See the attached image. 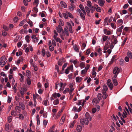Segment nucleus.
<instances>
[{"label":"nucleus","instance_id":"47","mask_svg":"<svg viewBox=\"0 0 132 132\" xmlns=\"http://www.w3.org/2000/svg\"><path fill=\"white\" fill-rule=\"evenodd\" d=\"M39 1L38 0H35L34 2L33 3L34 5H35L36 4V6H37L38 4Z\"/></svg>","mask_w":132,"mask_h":132},{"label":"nucleus","instance_id":"56","mask_svg":"<svg viewBox=\"0 0 132 132\" xmlns=\"http://www.w3.org/2000/svg\"><path fill=\"white\" fill-rule=\"evenodd\" d=\"M54 32L55 35L53 36V38H54V36L56 37H57V36H58V34L56 32V31L55 30H54Z\"/></svg>","mask_w":132,"mask_h":132},{"label":"nucleus","instance_id":"32","mask_svg":"<svg viewBox=\"0 0 132 132\" xmlns=\"http://www.w3.org/2000/svg\"><path fill=\"white\" fill-rule=\"evenodd\" d=\"M127 56L130 59L132 58V54L130 51H129L127 52Z\"/></svg>","mask_w":132,"mask_h":132},{"label":"nucleus","instance_id":"38","mask_svg":"<svg viewBox=\"0 0 132 132\" xmlns=\"http://www.w3.org/2000/svg\"><path fill=\"white\" fill-rule=\"evenodd\" d=\"M27 84L28 85H30L31 84L30 79L29 77H28L27 79Z\"/></svg>","mask_w":132,"mask_h":132},{"label":"nucleus","instance_id":"35","mask_svg":"<svg viewBox=\"0 0 132 132\" xmlns=\"http://www.w3.org/2000/svg\"><path fill=\"white\" fill-rule=\"evenodd\" d=\"M74 50L76 52H78L79 51V49L77 48V45H74L73 46Z\"/></svg>","mask_w":132,"mask_h":132},{"label":"nucleus","instance_id":"41","mask_svg":"<svg viewBox=\"0 0 132 132\" xmlns=\"http://www.w3.org/2000/svg\"><path fill=\"white\" fill-rule=\"evenodd\" d=\"M87 5L89 7L92 6V3L91 2L89 1H88L87 2Z\"/></svg>","mask_w":132,"mask_h":132},{"label":"nucleus","instance_id":"1","mask_svg":"<svg viewBox=\"0 0 132 132\" xmlns=\"http://www.w3.org/2000/svg\"><path fill=\"white\" fill-rule=\"evenodd\" d=\"M108 90L107 86L106 85H104L103 86V88L102 90V93L104 96L103 98L105 99L108 96V95L106 94V92Z\"/></svg>","mask_w":132,"mask_h":132},{"label":"nucleus","instance_id":"17","mask_svg":"<svg viewBox=\"0 0 132 132\" xmlns=\"http://www.w3.org/2000/svg\"><path fill=\"white\" fill-rule=\"evenodd\" d=\"M61 96V94L60 93H54L52 95V96L55 98H56L57 97H60Z\"/></svg>","mask_w":132,"mask_h":132},{"label":"nucleus","instance_id":"31","mask_svg":"<svg viewBox=\"0 0 132 132\" xmlns=\"http://www.w3.org/2000/svg\"><path fill=\"white\" fill-rule=\"evenodd\" d=\"M30 38V36L28 35H27L25 38V39L27 42H28V43H29V38Z\"/></svg>","mask_w":132,"mask_h":132},{"label":"nucleus","instance_id":"50","mask_svg":"<svg viewBox=\"0 0 132 132\" xmlns=\"http://www.w3.org/2000/svg\"><path fill=\"white\" fill-rule=\"evenodd\" d=\"M97 52L98 53V54H99L100 55L102 54L101 49L100 48H99Z\"/></svg>","mask_w":132,"mask_h":132},{"label":"nucleus","instance_id":"22","mask_svg":"<svg viewBox=\"0 0 132 132\" xmlns=\"http://www.w3.org/2000/svg\"><path fill=\"white\" fill-rule=\"evenodd\" d=\"M19 104L21 108L23 110L24 109L25 106L23 103L22 102H20L19 103Z\"/></svg>","mask_w":132,"mask_h":132},{"label":"nucleus","instance_id":"46","mask_svg":"<svg viewBox=\"0 0 132 132\" xmlns=\"http://www.w3.org/2000/svg\"><path fill=\"white\" fill-rule=\"evenodd\" d=\"M89 9L91 11V12L93 13L94 11H95L94 8V6H92L90 7Z\"/></svg>","mask_w":132,"mask_h":132},{"label":"nucleus","instance_id":"20","mask_svg":"<svg viewBox=\"0 0 132 132\" xmlns=\"http://www.w3.org/2000/svg\"><path fill=\"white\" fill-rule=\"evenodd\" d=\"M26 91V89L25 88H23L20 90V92L22 97H23V95Z\"/></svg>","mask_w":132,"mask_h":132},{"label":"nucleus","instance_id":"13","mask_svg":"<svg viewBox=\"0 0 132 132\" xmlns=\"http://www.w3.org/2000/svg\"><path fill=\"white\" fill-rule=\"evenodd\" d=\"M56 30L57 32L59 33H60L61 31H63L62 27L60 25H58L56 27Z\"/></svg>","mask_w":132,"mask_h":132},{"label":"nucleus","instance_id":"21","mask_svg":"<svg viewBox=\"0 0 132 132\" xmlns=\"http://www.w3.org/2000/svg\"><path fill=\"white\" fill-rule=\"evenodd\" d=\"M63 85V83L62 82H61L59 84V86L60 87V91H62L64 89Z\"/></svg>","mask_w":132,"mask_h":132},{"label":"nucleus","instance_id":"61","mask_svg":"<svg viewBox=\"0 0 132 132\" xmlns=\"http://www.w3.org/2000/svg\"><path fill=\"white\" fill-rule=\"evenodd\" d=\"M87 71L85 69H84L81 70V73L82 74H84L86 73Z\"/></svg>","mask_w":132,"mask_h":132},{"label":"nucleus","instance_id":"2","mask_svg":"<svg viewBox=\"0 0 132 132\" xmlns=\"http://www.w3.org/2000/svg\"><path fill=\"white\" fill-rule=\"evenodd\" d=\"M7 60L5 59V56H2L0 58V65L2 67H3L6 63Z\"/></svg>","mask_w":132,"mask_h":132},{"label":"nucleus","instance_id":"4","mask_svg":"<svg viewBox=\"0 0 132 132\" xmlns=\"http://www.w3.org/2000/svg\"><path fill=\"white\" fill-rule=\"evenodd\" d=\"M119 72V69L117 67H115L113 69V73L115 74L114 77H117V75Z\"/></svg>","mask_w":132,"mask_h":132},{"label":"nucleus","instance_id":"16","mask_svg":"<svg viewBox=\"0 0 132 132\" xmlns=\"http://www.w3.org/2000/svg\"><path fill=\"white\" fill-rule=\"evenodd\" d=\"M43 104L45 106H47L49 105L50 103L48 100L47 99L44 100L43 102Z\"/></svg>","mask_w":132,"mask_h":132},{"label":"nucleus","instance_id":"45","mask_svg":"<svg viewBox=\"0 0 132 132\" xmlns=\"http://www.w3.org/2000/svg\"><path fill=\"white\" fill-rule=\"evenodd\" d=\"M26 75L28 77H30L31 76L30 72L29 70H27V71Z\"/></svg>","mask_w":132,"mask_h":132},{"label":"nucleus","instance_id":"9","mask_svg":"<svg viewBox=\"0 0 132 132\" xmlns=\"http://www.w3.org/2000/svg\"><path fill=\"white\" fill-rule=\"evenodd\" d=\"M104 34L107 35H109L112 34V33L110 30H107L106 29H104L103 30Z\"/></svg>","mask_w":132,"mask_h":132},{"label":"nucleus","instance_id":"12","mask_svg":"<svg viewBox=\"0 0 132 132\" xmlns=\"http://www.w3.org/2000/svg\"><path fill=\"white\" fill-rule=\"evenodd\" d=\"M116 77H115L114 76L113 77L112 79V80L113 81V82L114 84V85L115 86H116L118 84V82L117 81L116 79Z\"/></svg>","mask_w":132,"mask_h":132},{"label":"nucleus","instance_id":"19","mask_svg":"<svg viewBox=\"0 0 132 132\" xmlns=\"http://www.w3.org/2000/svg\"><path fill=\"white\" fill-rule=\"evenodd\" d=\"M82 130L81 126L79 125H78L77 126L76 130L78 132H81Z\"/></svg>","mask_w":132,"mask_h":132},{"label":"nucleus","instance_id":"24","mask_svg":"<svg viewBox=\"0 0 132 132\" xmlns=\"http://www.w3.org/2000/svg\"><path fill=\"white\" fill-rule=\"evenodd\" d=\"M79 66L81 69L84 68L85 66V63L83 62L80 63Z\"/></svg>","mask_w":132,"mask_h":132},{"label":"nucleus","instance_id":"43","mask_svg":"<svg viewBox=\"0 0 132 132\" xmlns=\"http://www.w3.org/2000/svg\"><path fill=\"white\" fill-rule=\"evenodd\" d=\"M73 84L72 83H71L69 84V87L70 88V89H73V90H74L75 88L73 87Z\"/></svg>","mask_w":132,"mask_h":132},{"label":"nucleus","instance_id":"40","mask_svg":"<svg viewBox=\"0 0 132 132\" xmlns=\"http://www.w3.org/2000/svg\"><path fill=\"white\" fill-rule=\"evenodd\" d=\"M11 114L12 116L15 117L16 115L17 114L15 111L13 110L11 112Z\"/></svg>","mask_w":132,"mask_h":132},{"label":"nucleus","instance_id":"26","mask_svg":"<svg viewBox=\"0 0 132 132\" xmlns=\"http://www.w3.org/2000/svg\"><path fill=\"white\" fill-rule=\"evenodd\" d=\"M59 100L57 99H55L54 100L53 102V104L54 105H56L59 103Z\"/></svg>","mask_w":132,"mask_h":132},{"label":"nucleus","instance_id":"39","mask_svg":"<svg viewBox=\"0 0 132 132\" xmlns=\"http://www.w3.org/2000/svg\"><path fill=\"white\" fill-rule=\"evenodd\" d=\"M59 25L61 26H63L64 25V22L62 20H59Z\"/></svg>","mask_w":132,"mask_h":132},{"label":"nucleus","instance_id":"42","mask_svg":"<svg viewBox=\"0 0 132 132\" xmlns=\"http://www.w3.org/2000/svg\"><path fill=\"white\" fill-rule=\"evenodd\" d=\"M69 89L68 88H65V89L63 92V93L64 94H66L67 92H69Z\"/></svg>","mask_w":132,"mask_h":132},{"label":"nucleus","instance_id":"25","mask_svg":"<svg viewBox=\"0 0 132 132\" xmlns=\"http://www.w3.org/2000/svg\"><path fill=\"white\" fill-rule=\"evenodd\" d=\"M68 14V16L71 18H73V17L72 14L68 11H66L65 12Z\"/></svg>","mask_w":132,"mask_h":132},{"label":"nucleus","instance_id":"28","mask_svg":"<svg viewBox=\"0 0 132 132\" xmlns=\"http://www.w3.org/2000/svg\"><path fill=\"white\" fill-rule=\"evenodd\" d=\"M85 9L87 13L89 14L90 12V10L89 7L87 6H85Z\"/></svg>","mask_w":132,"mask_h":132},{"label":"nucleus","instance_id":"15","mask_svg":"<svg viewBox=\"0 0 132 132\" xmlns=\"http://www.w3.org/2000/svg\"><path fill=\"white\" fill-rule=\"evenodd\" d=\"M64 62V59L62 57L59 60L58 62V64L59 65H61Z\"/></svg>","mask_w":132,"mask_h":132},{"label":"nucleus","instance_id":"52","mask_svg":"<svg viewBox=\"0 0 132 132\" xmlns=\"http://www.w3.org/2000/svg\"><path fill=\"white\" fill-rule=\"evenodd\" d=\"M12 99V97L9 96L8 97L7 99V102H8V103H10L11 102Z\"/></svg>","mask_w":132,"mask_h":132},{"label":"nucleus","instance_id":"57","mask_svg":"<svg viewBox=\"0 0 132 132\" xmlns=\"http://www.w3.org/2000/svg\"><path fill=\"white\" fill-rule=\"evenodd\" d=\"M128 6L129 5L128 4H126L123 6V8L124 9H127L128 7Z\"/></svg>","mask_w":132,"mask_h":132},{"label":"nucleus","instance_id":"33","mask_svg":"<svg viewBox=\"0 0 132 132\" xmlns=\"http://www.w3.org/2000/svg\"><path fill=\"white\" fill-rule=\"evenodd\" d=\"M67 68L69 70H71L72 72L73 71V67L72 65H71L69 67H67Z\"/></svg>","mask_w":132,"mask_h":132},{"label":"nucleus","instance_id":"6","mask_svg":"<svg viewBox=\"0 0 132 132\" xmlns=\"http://www.w3.org/2000/svg\"><path fill=\"white\" fill-rule=\"evenodd\" d=\"M107 84L111 90H112L113 87V85L112 83L111 82L110 79H109L107 81Z\"/></svg>","mask_w":132,"mask_h":132},{"label":"nucleus","instance_id":"48","mask_svg":"<svg viewBox=\"0 0 132 132\" xmlns=\"http://www.w3.org/2000/svg\"><path fill=\"white\" fill-rule=\"evenodd\" d=\"M12 117L11 116H10L8 118V121L9 123L11 122L12 121Z\"/></svg>","mask_w":132,"mask_h":132},{"label":"nucleus","instance_id":"30","mask_svg":"<svg viewBox=\"0 0 132 132\" xmlns=\"http://www.w3.org/2000/svg\"><path fill=\"white\" fill-rule=\"evenodd\" d=\"M74 7H75L74 6L73 4H71V6L69 7V9L71 11H72L73 10Z\"/></svg>","mask_w":132,"mask_h":132},{"label":"nucleus","instance_id":"3","mask_svg":"<svg viewBox=\"0 0 132 132\" xmlns=\"http://www.w3.org/2000/svg\"><path fill=\"white\" fill-rule=\"evenodd\" d=\"M80 122L81 124L84 125H87L89 123L88 120H87L85 118L81 119L80 120Z\"/></svg>","mask_w":132,"mask_h":132},{"label":"nucleus","instance_id":"7","mask_svg":"<svg viewBox=\"0 0 132 132\" xmlns=\"http://www.w3.org/2000/svg\"><path fill=\"white\" fill-rule=\"evenodd\" d=\"M110 37L108 36L104 35L102 36V38L101 39L102 42H104L106 40H109L110 39Z\"/></svg>","mask_w":132,"mask_h":132},{"label":"nucleus","instance_id":"18","mask_svg":"<svg viewBox=\"0 0 132 132\" xmlns=\"http://www.w3.org/2000/svg\"><path fill=\"white\" fill-rule=\"evenodd\" d=\"M123 27L124 26L123 25L119 28H118L117 30V32L121 34L122 31V29L123 28Z\"/></svg>","mask_w":132,"mask_h":132},{"label":"nucleus","instance_id":"49","mask_svg":"<svg viewBox=\"0 0 132 132\" xmlns=\"http://www.w3.org/2000/svg\"><path fill=\"white\" fill-rule=\"evenodd\" d=\"M19 118L20 119L23 120L24 118V117L23 115L21 114H19Z\"/></svg>","mask_w":132,"mask_h":132},{"label":"nucleus","instance_id":"58","mask_svg":"<svg viewBox=\"0 0 132 132\" xmlns=\"http://www.w3.org/2000/svg\"><path fill=\"white\" fill-rule=\"evenodd\" d=\"M96 11L99 12H100L101 11V9L100 7H99L98 8L96 9Z\"/></svg>","mask_w":132,"mask_h":132},{"label":"nucleus","instance_id":"29","mask_svg":"<svg viewBox=\"0 0 132 132\" xmlns=\"http://www.w3.org/2000/svg\"><path fill=\"white\" fill-rule=\"evenodd\" d=\"M42 54L43 56L44 57L45 56L46 52L44 48H43L42 50Z\"/></svg>","mask_w":132,"mask_h":132},{"label":"nucleus","instance_id":"23","mask_svg":"<svg viewBox=\"0 0 132 132\" xmlns=\"http://www.w3.org/2000/svg\"><path fill=\"white\" fill-rule=\"evenodd\" d=\"M60 4L61 6L63 7L64 8H66L67 7V5L66 3L63 2H60Z\"/></svg>","mask_w":132,"mask_h":132},{"label":"nucleus","instance_id":"60","mask_svg":"<svg viewBox=\"0 0 132 132\" xmlns=\"http://www.w3.org/2000/svg\"><path fill=\"white\" fill-rule=\"evenodd\" d=\"M125 61L127 62H128L129 61V57L128 56H126L125 58Z\"/></svg>","mask_w":132,"mask_h":132},{"label":"nucleus","instance_id":"34","mask_svg":"<svg viewBox=\"0 0 132 132\" xmlns=\"http://www.w3.org/2000/svg\"><path fill=\"white\" fill-rule=\"evenodd\" d=\"M97 97L99 100L101 99L102 97V95L101 93H98L97 95Z\"/></svg>","mask_w":132,"mask_h":132},{"label":"nucleus","instance_id":"14","mask_svg":"<svg viewBox=\"0 0 132 132\" xmlns=\"http://www.w3.org/2000/svg\"><path fill=\"white\" fill-rule=\"evenodd\" d=\"M100 100H98L96 98H94L92 101V103L93 105H96L97 104L99 103Z\"/></svg>","mask_w":132,"mask_h":132},{"label":"nucleus","instance_id":"10","mask_svg":"<svg viewBox=\"0 0 132 132\" xmlns=\"http://www.w3.org/2000/svg\"><path fill=\"white\" fill-rule=\"evenodd\" d=\"M97 1L100 6L102 7L104 6V4L105 2L104 0H97Z\"/></svg>","mask_w":132,"mask_h":132},{"label":"nucleus","instance_id":"36","mask_svg":"<svg viewBox=\"0 0 132 132\" xmlns=\"http://www.w3.org/2000/svg\"><path fill=\"white\" fill-rule=\"evenodd\" d=\"M26 21V20H24L23 21H21L20 24H19V26H22L24 24V23L25 21Z\"/></svg>","mask_w":132,"mask_h":132},{"label":"nucleus","instance_id":"62","mask_svg":"<svg viewBox=\"0 0 132 132\" xmlns=\"http://www.w3.org/2000/svg\"><path fill=\"white\" fill-rule=\"evenodd\" d=\"M113 40H114V41H113V44H115L117 43L118 41H117V40L116 38H114L113 39Z\"/></svg>","mask_w":132,"mask_h":132},{"label":"nucleus","instance_id":"59","mask_svg":"<svg viewBox=\"0 0 132 132\" xmlns=\"http://www.w3.org/2000/svg\"><path fill=\"white\" fill-rule=\"evenodd\" d=\"M38 37H36L33 39L35 43L37 42L38 41Z\"/></svg>","mask_w":132,"mask_h":132},{"label":"nucleus","instance_id":"37","mask_svg":"<svg viewBox=\"0 0 132 132\" xmlns=\"http://www.w3.org/2000/svg\"><path fill=\"white\" fill-rule=\"evenodd\" d=\"M62 14L64 18L65 19H67L68 18V14L66 13H62Z\"/></svg>","mask_w":132,"mask_h":132},{"label":"nucleus","instance_id":"8","mask_svg":"<svg viewBox=\"0 0 132 132\" xmlns=\"http://www.w3.org/2000/svg\"><path fill=\"white\" fill-rule=\"evenodd\" d=\"M85 118L87 120L90 121L92 119V117L90 116L89 113L88 112H86L85 114Z\"/></svg>","mask_w":132,"mask_h":132},{"label":"nucleus","instance_id":"44","mask_svg":"<svg viewBox=\"0 0 132 132\" xmlns=\"http://www.w3.org/2000/svg\"><path fill=\"white\" fill-rule=\"evenodd\" d=\"M76 82H79L81 81V78L79 77H77L76 79Z\"/></svg>","mask_w":132,"mask_h":132},{"label":"nucleus","instance_id":"53","mask_svg":"<svg viewBox=\"0 0 132 132\" xmlns=\"http://www.w3.org/2000/svg\"><path fill=\"white\" fill-rule=\"evenodd\" d=\"M9 128V125L8 124H7L5 126V129L7 131L8 130Z\"/></svg>","mask_w":132,"mask_h":132},{"label":"nucleus","instance_id":"63","mask_svg":"<svg viewBox=\"0 0 132 132\" xmlns=\"http://www.w3.org/2000/svg\"><path fill=\"white\" fill-rule=\"evenodd\" d=\"M28 23L30 26H33V22L29 20Z\"/></svg>","mask_w":132,"mask_h":132},{"label":"nucleus","instance_id":"64","mask_svg":"<svg viewBox=\"0 0 132 132\" xmlns=\"http://www.w3.org/2000/svg\"><path fill=\"white\" fill-rule=\"evenodd\" d=\"M118 23H119L122 24L123 23V20L122 19H120L118 20L117 21Z\"/></svg>","mask_w":132,"mask_h":132},{"label":"nucleus","instance_id":"5","mask_svg":"<svg viewBox=\"0 0 132 132\" xmlns=\"http://www.w3.org/2000/svg\"><path fill=\"white\" fill-rule=\"evenodd\" d=\"M124 110V112H123V114H121L120 112L118 113V116L120 117L121 119L123 118L126 117V116L127 115V113L125 110Z\"/></svg>","mask_w":132,"mask_h":132},{"label":"nucleus","instance_id":"54","mask_svg":"<svg viewBox=\"0 0 132 132\" xmlns=\"http://www.w3.org/2000/svg\"><path fill=\"white\" fill-rule=\"evenodd\" d=\"M51 55V54L49 51H46V55L47 57H50Z\"/></svg>","mask_w":132,"mask_h":132},{"label":"nucleus","instance_id":"51","mask_svg":"<svg viewBox=\"0 0 132 132\" xmlns=\"http://www.w3.org/2000/svg\"><path fill=\"white\" fill-rule=\"evenodd\" d=\"M80 15L81 17V18L83 20H84L85 19V16L82 13H81L80 14Z\"/></svg>","mask_w":132,"mask_h":132},{"label":"nucleus","instance_id":"27","mask_svg":"<svg viewBox=\"0 0 132 132\" xmlns=\"http://www.w3.org/2000/svg\"><path fill=\"white\" fill-rule=\"evenodd\" d=\"M15 109L16 111L18 113H20L21 111V108L19 106H16Z\"/></svg>","mask_w":132,"mask_h":132},{"label":"nucleus","instance_id":"11","mask_svg":"<svg viewBox=\"0 0 132 132\" xmlns=\"http://www.w3.org/2000/svg\"><path fill=\"white\" fill-rule=\"evenodd\" d=\"M125 108L124 110H125L126 112L127 111L129 114V111L131 113H132V109L129 106L128 107V109L126 107H125Z\"/></svg>","mask_w":132,"mask_h":132},{"label":"nucleus","instance_id":"55","mask_svg":"<svg viewBox=\"0 0 132 132\" xmlns=\"http://www.w3.org/2000/svg\"><path fill=\"white\" fill-rule=\"evenodd\" d=\"M65 119V117H64V116H62V117L61 118V120H62V123H62V124H63L64 121V120Z\"/></svg>","mask_w":132,"mask_h":132}]
</instances>
